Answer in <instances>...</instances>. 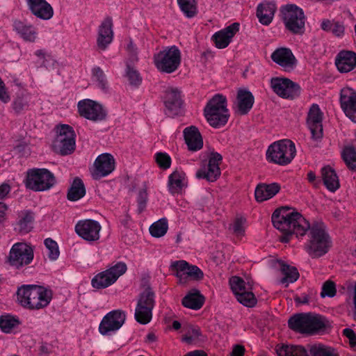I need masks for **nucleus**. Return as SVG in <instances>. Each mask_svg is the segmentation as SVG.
Returning <instances> with one entry per match:
<instances>
[{
    "instance_id": "f257e3e1",
    "label": "nucleus",
    "mask_w": 356,
    "mask_h": 356,
    "mask_svg": "<svg viewBox=\"0 0 356 356\" xmlns=\"http://www.w3.org/2000/svg\"><path fill=\"white\" fill-rule=\"evenodd\" d=\"M273 226L283 236L280 241L288 243L293 235L297 238L304 236L307 232V239L304 250L312 258H318L325 254L332 246L331 238L323 223L309 222L295 209L283 207L276 209L272 215Z\"/></svg>"
},
{
    "instance_id": "f03ea898",
    "label": "nucleus",
    "mask_w": 356,
    "mask_h": 356,
    "mask_svg": "<svg viewBox=\"0 0 356 356\" xmlns=\"http://www.w3.org/2000/svg\"><path fill=\"white\" fill-rule=\"evenodd\" d=\"M52 298L51 290L42 286L29 284L18 288L17 300L23 307L38 310L49 305Z\"/></svg>"
},
{
    "instance_id": "7ed1b4c3",
    "label": "nucleus",
    "mask_w": 356,
    "mask_h": 356,
    "mask_svg": "<svg viewBox=\"0 0 356 356\" xmlns=\"http://www.w3.org/2000/svg\"><path fill=\"white\" fill-rule=\"evenodd\" d=\"M288 325L296 332L314 335L323 332L329 326V321L318 314L300 313L290 317Z\"/></svg>"
},
{
    "instance_id": "20e7f679",
    "label": "nucleus",
    "mask_w": 356,
    "mask_h": 356,
    "mask_svg": "<svg viewBox=\"0 0 356 356\" xmlns=\"http://www.w3.org/2000/svg\"><path fill=\"white\" fill-rule=\"evenodd\" d=\"M227 106V99L222 95H215L208 102L204 112L210 126L218 129L227 124L229 118V113Z\"/></svg>"
},
{
    "instance_id": "39448f33",
    "label": "nucleus",
    "mask_w": 356,
    "mask_h": 356,
    "mask_svg": "<svg viewBox=\"0 0 356 356\" xmlns=\"http://www.w3.org/2000/svg\"><path fill=\"white\" fill-rule=\"evenodd\" d=\"M275 351L277 356H308V351L312 356H337L333 348L322 343L308 344L306 347L280 344L276 346Z\"/></svg>"
},
{
    "instance_id": "423d86ee",
    "label": "nucleus",
    "mask_w": 356,
    "mask_h": 356,
    "mask_svg": "<svg viewBox=\"0 0 356 356\" xmlns=\"http://www.w3.org/2000/svg\"><path fill=\"white\" fill-rule=\"evenodd\" d=\"M181 51L175 45L164 47L153 56V62L156 69L160 72L167 74L177 70L181 65Z\"/></svg>"
},
{
    "instance_id": "0eeeda50",
    "label": "nucleus",
    "mask_w": 356,
    "mask_h": 356,
    "mask_svg": "<svg viewBox=\"0 0 356 356\" xmlns=\"http://www.w3.org/2000/svg\"><path fill=\"white\" fill-rule=\"evenodd\" d=\"M296 154L295 144L290 140H281L271 144L266 151V159L280 165L290 163Z\"/></svg>"
},
{
    "instance_id": "6e6552de",
    "label": "nucleus",
    "mask_w": 356,
    "mask_h": 356,
    "mask_svg": "<svg viewBox=\"0 0 356 356\" xmlns=\"http://www.w3.org/2000/svg\"><path fill=\"white\" fill-rule=\"evenodd\" d=\"M280 13L287 31L296 35L304 33L306 17L301 8L295 4H287L281 8Z\"/></svg>"
},
{
    "instance_id": "1a4fd4ad",
    "label": "nucleus",
    "mask_w": 356,
    "mask_h": 356,
    "mask_svg": "<svg viewBox=\"0 0 356 356\" xmlns=\"http://www.w3.org/2000/svg\"><path fill=\"white\" fill-rule=\"evenodd\" d=\"M56 178L52 172L45 168H33L26 173L25 185L33 191H44L52 188Z\"/></svg>"
},
{
    "instance_id": "9d476101",
    "label": "nucleus",
    "mask_w": 356,
    "mask_h": 356,
    "mask_svg": "<svg viewBox=\"0 0 356 356\" xmlns=\"http://www.w3.org/2000/svg\"><path fill=\"white\" fill-rule=\"evenodd\" d=\"M56 136L52 143L53 150L62 156L72 154L75 149V133L72 127L61 124L56 127Z\"/></svg>"
},
{
    "instance_id": "9b49d317",
    "label": "nucleus",
    "mask_w": 356,
    "mask_h": 356,
    "mask_svg": "<svg viewBox=\"0 0 356 356\" xmlns=\"http://www.w3.org/2000/svg\"><path fill=\"white\" fill-rule=\"evenodd\" d=\"M229 285L237 300L243 305L253 307L256 305L257 300L252 292V286L249 282H245L242 278L237 276L232 277Z\"/></svg>"
},
{
    "instance_id": "f8f14e48",
    "label": "nucleus",
    "mask_w": 356,
    "mask_h": 356,
    "mask_svg": "<svg viewBox=\"0 0 356 356\" xmlns=\"http://www.w3.org/2000/svg\"><path fill=\"white\" fill-rule=\"evenodd\" d=\"M127 265L124 262H118L109 268L97 274L91 281L95 289H105L113 284L127 271Z\"/></svg>"
},
{
    "instance_id": "ddd939ff",
    "label": "nucleus",
    "mask_w": 356,
    "mask_h": 356,
    "mask_svg": "<svg viewBox=\"0 0 356 356\" xmlns=\"http://www.w3.org/2000/svg\"><path fill=\"white\" fill-rule=\"evenodd\" d=\"M126 313L121 309L111 311L102 319L99 325V332L104 336L115 334L124 323Z\"/></svg>"
},
{
    "instance_id": "4468645a",
    "label": "nucleus",
    "mask_w": 356,
    "mask_h": 356,
    "mask_svg": "<svg viewBox=\"0 0 356 356\" xmlns=\"http://www.w3.org/2000/svg\"><path fill=\"white\" fill-rule=\"evenodd\" d=\"M170 268L181 284L186 283L189 279L200 280L203 277V273L197 266L191 265L184 260L172 262Z\"/></svg>"
},
{
    "instance_id": "2eb2a0df",
    "label": "nucleus",
    "mask_w": 356,
    "mask_h": 356,
    "mask_svg": "<svg viewBox=\"0 0 356 356\" xmlns=\"http://www.w3.org/2000/svg\"><path fill=\"white\" fill-rule=\"evenodd\" d=\"M33 259V250L28 244L17 243L12 246L8 257L11 266L19 268L29 264Z\"/></svg>"
},
{
    "instance_id": "dca6fc26",
    "label": "nucleus",
    "mask_w": 356,
    "mask_h": 356,
    "mask_svg": "<svg viewBox=\"0 0 356 356\" xmlns=\"http://www.w3.org/2000/svg\"><path fill=\"white\" fill-rule=\"evenodd\" d=\"M270 86L273 92L282 98L293 99L300 94L298 85L287 78H272Z\"/></svg>"
},
{
    "instance_id": "f3484780",
    "label": "nucleus",
    "mask_w": 356,
    "mask_h": 356,
    "mask_svg": "<svg viewBox=\"0 0 356 356\" xmlns=\"http://www.w3.org/2000/svg\"><path fill=\"white\" fill-rule=\"evenodd\" d=\"M115 168V160L113 156L108 153H104L96 158L92 176L93 179H99L112 173Z\"/></svg>"
},
{
    "instance_id": "a211bd4d",
    "label": "nucleus",
    "mask_w": 356,
    "mask_h": 356,
    "mask_svg": "<svg viewBox=\"0 0 356 356\" xmlns=\"http://www.w3.org/2000/svg\"><path fill=\"white\" fill-rule=\"evenodd\" d=\"M101 229L100 224L91 219L79 220L75 225L76 233L88 242L95 241L99 238Z\"/></svg>"
},
{
    "instance_id": "6ab92c4d",
    "label": "nucleus",
    "mask_w": 356,
    "mask_h": 356,
    "mask_svg": "<svg viewBox=\"0 0 356 356\" xmlns=\"http://www.w3.org/2000/svg\"><path fill=\"white\" fill-rule=\"evenodd\" d=\"M323 113L316 104L311 105L307 117V124L311 131L312 138L318 140L323 137Z\"/></svg>"
},
{
    "instance_id": "aec40b11",
    "label": "nucleus",
    "mask_w": 356,
    "mask_h": 356,
    "mask_svg": "<svg viewBox=\"0 0 356 356\" xmlns=\"http://www.w3.org/2000/svg\"><path fill=\"white\" fill-rule=\"evenodd\" d=\"M272 60L280 66L285 72H291L295 69L297 60L289 48L280 47L276 49L271 54Z\"/></svg>"
},
{
    "instance_id": "412c9836",
    "label": "nucleus",
    "mask_w": 356,
    "mask_h": 356,
    "mask_svg": "<svg viewBox=\"0 0 356 356\" xmlns=\"http://www.w3.org/2000/svg\"><path fill=\"white\" fill-rule=\"evenodd\" d=\"M222 156L217 153H211L207 168L199 170L196 176L199 179H206L209 181H214L220 175L219 165L222 161Z\"/></svg>"
},
{
    "instance_id": "4be33fe9",
    "label": "nucleus",
    "mask_w": 356,
    "mask_h": 356,
    "mask_svg": "<svg viewBox=\"0 0 356 356\" xmlns=\"http://www.w3.org/2000/svg\"><path fill=\"white\" fill-rule=\"evenodd\" d=\"M78 110L81 116L93 121L102 120L105 115L102 106L90 99L80 101Z\"/></svg>"
},
{
    "instance_id": "5701e85b",
    "label": "nucleus",
    "mask_w": 356,
    "mask_h": 356,
    "mask_svg": "<svg viewBox=\"0 0 356 356\" xmlns=\"http://www.w3.org/2000/svg\"><path fill=\"white\" fill-rule=\"evenodd\" d=\"M114 33L113 30V20L111 17H106L98 27L97 45V47L104 51L113 40Z\"/></svg>"
},
{
    "instance_id": "b1692460",
    "label": "nucleus",
    "mask_w": 356,
    "mask_h": 356,
    "mask_svg": "<svg viewBox=\"0 0 356 356\" xmlns=\"http://www.w3.org/2000/svg\"><path fill=\"white\" fill-rule=\"evenodd\" d=\"M31 13L42 20H49L54 16V9L46 0H26Z\"/></svg>"
},
{
    "instance_id": "393cba45",
    "label": "nucleus",
    "mask_w": 356,
    "mask_h": 356,
    "mask_svg": "<svg viewBox=\"0 0 356 356\" xmlns=\"http://www.w3.org/2000/svg\"><path fill=\"white\" fill-rule=\"evenodd\" d=\"M13 30L24 41L34 42L38 38V29L32 24L22 20H15Z\"/></svg>"
},
{
    "instance_id": "a878e982",
    "label": "nucleus",
    "mask_w": 356,
    "mask_h": 356,
    "mask_svg": "<svg viewBox=\"0 0 356 356\" xmlns=\"http://www.w3.org/2000/svg\"><path fill=\"white\" fill-rule=\"evenodd\" d=\"M239 30V24L233 23L227 27L216 32L213 35L216 47L218 49L227 47L231 42L232 38Z\"/></svg>"
},
{
    "instance_id": "bb28decb",
    "label": "nucleus",
    "mask_w": 356,
    "mask_h": 356,
    "mask_svg": "<svg viewBox=\"0 0 356 356\" xmlns=\"http://www.w3.org/2000/svg\"><path fill=\"white\" fill-rule=\"evenodd\" d=\"M34 213L29 210H23L18 213L14 224V230L20 234H26L33 228Z\"/></svg>"
},
{
    "instance_id": "cd10ccee",
    "label": "nucleus",
    "mask_w": 356,
    "mask_h": 356,
    "mask_svg": "<svg viewBox=\"0 0 356 356\" xmlns=\"http://www.w3.org/2000/svg\"><path fill=\"white\" fill-rule=\"evenodd\" d=\"M335 64L340 72L352 71L356 67V53L353 51H341L336 57Z\"/></svg>"
},
{
    "instance_id": "c85d7f7f",
    "label": "nucleus",
    "mask_w": 356,
    "mask_h": 356,
    "mask_svg": "<svg viewBox=\"0 0 356 356\" xmlns=\"http://www.w3.org/2000/svg\"><path fill=\"white\" fill-rule=\"evenodd\" d=\"M254 102V96L250 91L240 89L237 93L236 106L234 107L236 112L241 115L247 114L252 108Z\"/></svg>"
},
{
    "instance_id": "c756f323",
    "label": "nucleus",
    "mask_w": 356,
    "mask_h": 356,
    "mask_svg": "<svg viewBox=\"0 0 356 356\" xmlns=\"http://www.w3.org/2000/svg\"><path fill=\"white\" fill-rule=\"evenodd\" d=\"M165 105L168 115H178L181 111L182 100L180 91L177 89H170L166 93Z\"/></svg>"
},
{
    "instance_id": "7c9ffc66",
    "label": "nucleus",
    "mask_w": 356,
    "mask_h": 356,
    "mask_svg": "<svg viewBox=\"0 0 356 356\" xmlns=\"http://www.w3.org/2000/svg\"><path fill=\"white\" fill-rule=\"evenodd\" d=\"M184 136L189 150L195 152L202 149L203 140L196 127L191 126L185 128L184 130Z\"/></svg>"
},
{
    "instance_id": "2f4dec72",
    "label": "nucleus",
    "mask_w": 356,
    "mask_h": 356,
    "mask_svg": "<svg viewBox=\"0 0 356 356\" xmlns=\"http://www.w3.org/2000/svg\"><path fill=\"white\" fill-rule=\"evenodd\" d=\"M187 186L185 172L181 170H175L168 177V186L171 194L179 193Z\"/></svg>"
},
{
    "instance_id": "473e14b6",
    "label": "nucleus",
    "mask_w": 356,
    "mask_h": 356,
    "mask_svg": "<svg viewBox=\"0 0 356 356\" xmlns=\"http://www.w3.org/2000/svg\"><path fill=\"white\" fill-rule=\"evenodd\" d=\"M207 340V337L201 329L196 325H188L181 337V341L189 345H200Z\"/></svg>"
},
{
    "instance_id": "72a5a7b5",
    "label": "nucleus",
    "mask_w": 356,
    "mask_h": 356,
    "mask_svg": "<svg viewBox=\"0 0 356 356\" xmlns=\"http://www.w3.org/2000/svg\"><path fill=\"white\" fill-rule=\"evenodd\" d=\"M280 190L277 183L259 184L254 191L255 199L257 202H264L274 197Z\"/></svg>"
},
{
    "instance_id": "f704fd0d",
    "label": "nucleus",
    "mask_w": 356,
    "mask_h": 356,
    "mask_svg": "<svg viewBox=\"0 0 356 356\" xmlns=\"http://www.w3.org/2000/svg\"><path fill=\"white\" fill-rule=\"evenodd\" d=\"M276 7L274 3L264 2L257 7V16L259 21L264 25H268L273 20Z\"/></svg>"
},
{
    "instance_id": "c9c22d12",
    "label": "nucleus",
    "mask_w": 356,
    "mask_h": 356,
    "mask_svg": "<svg viewBox=\"0 0 356 356\" xmlns=\"http://www.w3.org/2000/svg\"><path fill=\"white\" fill-rule=\"evenodd\" d=\"M341 107L346 115L356 108V92L350 88H343L341 91Z\"/></svg>"
},
{
    "instance_id": "e433bc0d",
    "label": "nucleus",
    "mask_w": 356,
    "mask_h": 356,
    "mask_svg": "<svg viewBox=\"0 0 356 356\" xmlns=\"http://www.w3.org/2000/svg\"><path fill=\"white\" fill-rule=\"evenodd\" d=\"M321 175L325 187L331 192L336 191L339 188V181L335 171L330 166L321 169Z\"/></svg>"
},
{
    "instance_id": "4c0bfd02",
    "label": "nucleus",
    "mask_w": 356,
    "mask_h": 356,
    "mask_svg": "<svg viewBox=\"0 0 356 356\" xmlns=\"http://www.w3.org/2000/svg\"><path fill=\"white\" fill-rule=\"evenodd\" d=\"M204 302V298L199 291L193 289L190 291L183 299L182 305L187 308L197 310L200 309Z\"/></svg>"
},
{
    "instance_id": "58836bf2",
    "label": "nucleus",
    "mask_w": 356,
    "mask_h": 356,
    "mask_svg": "<svg viewBox=\"0 0 356 356\" xmlns=\"http://www.w3.org/2000/svg\"><path fill=\"white\" fill-rule=\"evenodd\" d=\"M280 270L284 276L280 282L284 284L286 287L288 286L289 283L296 282L299 277L297 268L284 262L280 263Z\"/></svg>"
},
{
    "instance_id": "ea45409f",
    "label": "nucleus",
    "mask_w": 356,
    "mask_h": 356,
    "mask_svg": "<svg viewBox=\"0 0 356 356\" xmlns=\"http://www.w3.org/2000/svg\"><path fill=\"white\" fill-rule=\"evenodd\" d=\"M86 194L84 184L81 179L76 178L67 193V199L71 201H77Z\"/></svg>"
},
{
    "instance_id": "a19ab883",
    "label": "nucleus",
    "mask_w": 356,
    "mask_h": 356,
    "mask_svg": "<svg viewBox=\"0 0 356 356\" xmlns=\"http://www.w3.org/2000/svg\"><path fill=\"white\" fill-rule=\"evenodd\" d=\"M153 309L137 304L134 316L136 321L145 325L150 322L152 318Z\"/></svg>"
},
{
    "instance_id": "79ce46f5",
    "label": "nucleus",
    "mask_w": 356,
    "mask_h": 356,
    "mask_svg": "<svg viewBox=\"0 0 356 356\" xmlns=\"http://www.w3.org/2000/svg\"><path fill=\"white\" fill-rule=\"evenodd\" d=\"M341 157L350 170L356 171V149L354 147H345L341 152Z\"/></svg>"
},
{
    "instance_id": "37998d69",
    "label": "nucleus",
    "mask_w": 356,
    "mask_h": 356,
    "mask_svg": "<svg viewBox=\"0 0 356 356\" xmlns=\"http://www.w3.org/2000/svg\"><path fill=\"white\" fill-rule=\"evenodd\" d=\"M19 324V319L11 315L0 316V329L5 333H10Z\"/></svg>"
},
{
    "instance_id": "c03bdc74",
    "label": "nucleus",
    "mask_w": 356,
    "mask_h": 356,
    "mask_svg": "<svg viewBox=\"0 0 356 356\" xmlns=\"http://www.w3.org/2000/svg\"><path fill=\"white\" fill-rule=\"evenodd\" d=\"M137 304L154 309L155 294L150 287L146 288L139 296Z\"/></svg>"
},
{
    "instance_id": "a18cd8bd",
    "label": "nucleus",
    "mask_w": 356,
    "mask_h": 356,
    "mask_svg": "<svg viewBox=\"0 0 356 356\" xmlns=\"http://www.w3.org/2000/svg\"><path fill=\"white\" fill-rule=\"evenodd\" d=\"M168 229V221L165 218H161L153 223L149 227V232L154 237H161L164 236Z\"/></svg>"
},
{
    "instance_id": "49530a36",
    "label": "nucleus",
    "mask_w": 356,
    "mask_h": 356,
    "mask_svg": "<svg viewBox=\"0 0 356 356\" xmlns=\"http://www.w3.org/2000/svg\"><path fill=\"white\" fill-rule=\"evenodd\" d=\"M181 10L187 17H193L197 13L195 0H177Z\"/></svg>"
},
{
    "instance_id": "de8ad7c7",
    "label": "nucleus",
    "mask_w": 356,
    "mask_h": 356,
    "mask_svg": "<svg viewBox=\"0 0 356 356\" xmlns=\"http://www.w3.org/2000/svg\"><path fill=\"white\" fill-rule=\"evenodd\" d=\"M246 227V220L244 218H236L231 225L229 229L232 234L238 238H241L245 235Z\"/></svg>"
},
{
    "instance_id": "09e8293b",
    "label": "nucleus",
    "mask_w": 356,
    "mask_h": 356,
    "mask_svg": "<svg viewBox=\"0 0 356 356\" xmlns=\"http://www.w3.org/2000/svg\"><path fill=\"white\" fill-rule=\"evenodd\" d=\"M92 78L97 82V86L102 90L107 88L106 77L103 70L99 67H95L92 70Z\"/></svg>"
},
{
    "instance_id": "8fccbe9b",
    "label": "nucleus",
    "mask_w": 356,
    "mask_h": 356,
    "mask_svg": "<svg viewBox=\"0 0 356 356\" xmlns=\"http://www.w3.org/2000/svg\"><path fill=\"white\" fill-rule=\"evenodd\" d=\"M44 245L47 249V255L51 260H56L59 257V250L57 243L51 238H46L44 240Z\"/></svg>"
},
{
    "instance_id": "3c124183",
    "label": "nucleus",
    "mask_w": 356,
    "mask_h": 356,
    "mask_svg": "<svg viewBox=\"0 0 356 356\" xmlns=\"http://www.w3.org/2000/svg\"><path fill=\"white\" fill-rule=\"evenodd\" d=\"M156 163L161 168L164 170L170 167L171 159L166 153L159 152L155 154Z\"/></svg>"
},
{
    "instance_id": "603ef678",
    "label": "nucleus",
    "mask_w": 356,
    "mask_h": 356,
    "mask_svg": "<svg viewBox=\"0 0 356 356\" xmlns=\"http://www.w3.org/2000/svg\"><path fill=\"white\" fill-rule=\"evenodd\" d=\"M336 294L335 284L332 281H327L324 283L321 292V297H333Z\"/></svg>"
},
{
    "instance_id": "864d4df0",
    "label": "nucleus",
    "mask_w": 356,
    "mask_h": 356,
    "mask_svg": "<svg viewBox=\"0 0 356 356\" xmlns=\"http://www.w3.org/2000/svg\"><path fill=\"white\" fill-rule=\"evenodd\" d=\"M127 76L130 84L134 86H138L141 82V79L137 71L134 69L128 67L127 71Z\"/></svg>"
},
{
    "instance_id": "5fc2aeb1",
    "label": "nucleus",
    "mask_w": 356,
    "mask_h": 356,
    "mask_svg": "<svg viewBox=\"0 0 356 356\" xmlns=\"http://www.w3.org/2000/svg\"><path fill=\"white\" fill-rule=\"evenodd\" d=\"M245 353V347L241 344L234 345L230 356H243Z\"/></svg>"
},
{
    "instance_id": "6e6d98bb",
    "label": "nucleus",
    "mask_w": 356,
    "mask_h": 356,
    "mask_svg": "<svg viewBox=\"0 0 356 356\" xmlns=\"http://www.w3.org/2000/svg\"><path fill=\"white\" fill-rule=\"evenodd\" d=\"M331 32L338 37L341 36L344 33V27L339 22H334Z\"/></svg>"
},
{
    "instance_id": "4d7b16f0",
    "label": "nucleus",
    "mask_w": 356,
    "mask_h": 356,
    "mask_svg": "<svg viewBox=\"0 0 356 356\" xmlns=\"http://www.w3.org/2000/svg\"><path fill=\"white\" fill-rule=\"evenodd\" d=\"M10 191V186L8 184L0 185V200L3 199Z\"/></svg>"
},
{
    "instance_id": "13d9d810",
    "label": "nucleus",
    "mask_w": 356,
    "mask_h": 356,
    "mask_svg": "<svg viewBox=\"0 0 356 356\" xmlns=\"http://www.w3.org/2000/svg\"><path fill=\"white\" fill-rule=\"evenodd\" d=\"M25 104L20 99H16L13 104V108L17 113L21 112L24 108Z\"/></svg>"
},
{
    "instance_id": "bf43d9fd",
    "label": "nucleus",
    "mask_w": 356,
    "mask_h": 356,
    "mask_svg": "<svg viewBox=\"0 0 356 356\" xmlns=\"http://www.w3.org/2000/svg\"><path fill=\"white\" fill-rule=\"evenodd\" d=\"M7 209V205L3 202H0V224H1L6 219Z\"/></svg>"
},
{
    "instance_id": "052dcab7",
    "label": "nucleus",
    "mask_w": 356,
    "mask_h": 356,
    "mask_svg": "<svg viewBox=\"0 0 356 356\" xmlns=\"http://www.w3.org/2000/svg\"><path fill=\"white\" fill-rule=\"evenodd\" d=\"M212 200V196L210 193H207L205 195L202 196L200 199V204L202 207H208L209 203Z\"/></svg>"
},
{
    "instance_id": "680f3d73",
    "label": "nucleus",
    "mask_w": 356,
    "mask_h": 356,
    "mask_svg": "<svg viewBox=\"0 0 356 356\" xmlns=\"http://www.w3.org/2000/svg\"><path fill=\"white\" fill-rule=\"evenodd\" d=\"M333 24L334 22L329 20H325L322 22L321 26L323 30L331 32Z\"/></svg>"
},
{
    "instance_id": "e2e57ef3",
    "label": "nucleus",
    "mask_w": 356,
    "mask_h": 356,
    "mask_svg": "<svg viewBox=\"0 0 356 356\" xmlns=\"http://www.w3.org/2000/svg\"><path fill=\"white\" fill-rule=\"evenodd\" d=\"M307 179L313 185H314V186L317 185L316 177V175H315V173L314 172L309 171L307 173Z\"/></svg>"
},
{
    "instance_id": "0e129e2a",
    "label": "nucleus",
    "mask_w": 356,
    "mask_h": 356,
    "mask_svg": "<svg viewBox=\"0 0 356 356\" xmlns=\"http://www.w3.org/2000/svg\"><path fill=\"white\" fill-rule=\"evenodd\" d=\"M185 356H207V354L203 350H193L188 352Z\"/></svg>"
},
{
    "instance_id": "69168bd1",
    "label": "nucleus",
    "mask_w": 356,
    "mask_h": 356,
    "mask_svg": "<svg viewBox=\"0 0 356 356\" xmlns=\"http://www.w3.org/2000/svg\"><path fill=\"white\" fill-rule=\"evenodd\" d=\"M346 115L355 123H356V108L346 114Z\"/></svg>"
},
{
    "instance_id": "338daca9",
    "label": "nucleus",
    "mask_w": 356,
    "mask_h": 356,
    "mask_svg": "<svg viewBox=\"0 0 356 356\" xmlns=\"http://www.w3.org/2000/svg\"><path fill=\"white\" fill-rule=\"evenodd\" d=\"M146 339H147V341L152 343L156 340V336L154 333L149 332L147 334V335L146 337Z\"/></svg>"
},
{
    "instance_id": "774afa93",
    "label": "nucleus",
    "mask_w": 356,
    "mask_h": 356,
    "mask_svg": "<svg viewBox=\"0 0 356 356\" xmlns=\"http://www.w3.org/2000/svg\"><path fill=\"white\" fill-rule=\"evenodd\" d=\"M35 56L42 59L45 58V53L42 49H38L35 52Z\"/></svg>"
}]
</instances>
